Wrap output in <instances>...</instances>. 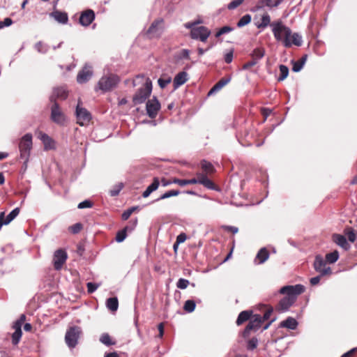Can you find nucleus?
<instances>
[{"mask_svg":"<svg viewBox=\"0 0 357 357\" xmlns=\"http://www.w3.org/2000/svg\"><path fill=\"white\" fill-rule=\"evenodd\" d=\"M303 67V61H295L293 63L292 70L295 73H298L301 70Z\"/></svg>","mask_w":357,"mask_h":357,"instance_id":"54","label":"nucleus"},{"mask_svg":"<svg viewBox=\"0 0 357 357\" xmlns=\"http://www.w3.org/2000/svg\"><path fill=\"white\" fill-rule=\"evenodd\" d=\"M82 229V225L79 222L75 223L69 227V231L73 234H78Z\"/></svg>","mask_w":357,"mask_h":357,"instance_id":"51","label":"nucleus"},{"mask_svg":"<svg viewBox=\"0 0 357 357\" xmlns=\"http://www.w3.org/2000/svg\"><path fill=\"white\" fill-rule=\"evenodd\" d=\"M81 333V328L78 326L70 327L66 332L65 340L70 348H74Z\"/></svg>","mask_w":357,"mask_h":357,"instance_id":"6","label":"nucleus"},{"mask_svg":"<svg viewBox=\"0 0 357 357\" xmlns=\"http://www.w3.org/2000/svg\"><path fill=\"white\" fill-rule=\"evenodd\" d=\"M92 206H93V203L89 200H84V201L80 202L77 206L78 208H80V209L91 208Z\"/></svg>","mask_w":357,"mask_h":357,"instance_id":"55","label":"nucleus"},{"mask_svg":"<svg viewBox=\"0 0 357 357\" xmlns=\"http://www.w3.org/2000/svg\"><path fill=\"white\" fill-rule=\"evenodd\" d=\"M162 24L163 20L162 18L154 20L147 30V34L151 37L159 36L162 31Z\"/></svg>","mask_w":357,"mask_h":357,"instance_id":"15","label":"nucleus"},{"mask_svg":"<svg viewBox=\"0 0 357 357\" xmlns=\"http://www.w3.org/2000/svg\"><path fill=\"white\" fill-rule=\"evenodd\" d=\"M51 107V119L53 122L59 125H63L66 121V116L61 111L59 104L56 102H52Z\"/></svg>","mask_w":357,"mask_h":357,"instance_id":"9","label":"nucleus"},{"mask_svg":"<svg viewBox=\"0 0 357 357\" xmlns=\"http://www.w3.org/2000/svg\"><path fill=\"white\" fill-rule=\"evenodd\" d=\"M179 194H180L179 190H169V191H167L166 192H165L164 194H162L159 198L155 199L154 202H158V201H160L162 199L169 198L171 197L177 196Z\"/></svg>","mask_w":357,"mask_h":357,"instance_id":"38","label":"nucleus"},{"mask_svg":"<svg viewBox=\"0 0 357 357\" xmlns=\"http://www.w3.org/2000/svg\"><path fill=\"white\" fill-rule=\"evenodd\" d=\"M261 324L262 318L260 314L252 315L249 320V323L243 331V336L247 337L250 335L251 331H256L259 330L261 326Z\"/></svg>","mask_w":357,"mask_h":357,"instance_id":"7","label":"nucleus"},{"mask_svg":"<svg viewBox=\"0 0 357 357\" xmlns=\"http://www.w3.org/2000/svg\"><path fill=\"white\" fill-rule=\"evenodd\" d=\"M68 255L64 250L59 249L56 250L53 256L54 268L56 271L61 269L63 265L66 261Z\"/></svg>","mask_w":357,"mask_h":357,"instance_id":"12","label":"nucleus"},{"mask_svg":"<svg viewBox=\"0 0 357 357\" xmlns=\"http://www.w3.org/2000/svg\"><path fill=\"white\" fill-rule=\"evenodd\" d=\"M265 0H259L257 4L251 9L252 12H257L260 10H262L264 7L266 6V3Z\"/></svg>","mask_w":357,"mask_h":357,"instance_id":"50","label":"nucleus"},{"mask_svg":"<svg viewBox=\"0 0 357 357\" xmlns=\"http://www.w3.org/2000/svg\"><path fill=\"white\" fill-rule=\"evenodd\" d=\"M344 234L347 236L349 241L351 243H354L356 238L357 235L354 231V229L351 227H347L344 229Z\"/></svg>","mask_w":357,"mask_h":357,"instance_id":"40","label":"nucleus"},{"mask_svg":"<svg viewBox=\"0 0 357 357\" xmlns=\"http://www.w3.org/2000/svg\"><path fill=\"white\" fill-rule=\"evenodd\" d=\"M234 30V28L233 27H231L229 26H225L223 27H222L221 29H220L216 33H215V36L216 38H219L220 36H221L223 34H225V33H228L231 31H232Z\"/></svg>","mask_w":357,"mask_h":357,"instance_id":"44","label":"nucleus"},{"mask_svg":"<svg viewBox=\"0 0 357 357\" xmlns=\"http://www.w3.org/2000/svg\"><path fill=\"white\" fill-rule=\"evenodd\" d=\"M92 75V67L88 64H86L77 74V82L79 84L86 83L91 78Z\"/></svg>","mask_w":357,"mask_h":357,"instance_id":"14","label":"nucleus"},{"mask_svg":"<svg viewBox=\"0 0 357 357\" xmlns=\"http://www.w3.org/2000/svg\"><path fill=\"white\" fill-rule=\"evenodd\" d=\"M106 306L111 311H116L119 307L118 298L116 297L109 298L106 301Z\"/></svg>","mask_w":357,"mask_h":357,"instance_id":"29","label":"nucleus"},{"mask_svg":"<svg viewBox=\"0 0 357 357\" xmlns=\"http://www.w3.org/2000/svg\"><path fill=\"white\" fill-rule=\"evenodd\" d=\"M280 326L282 328L295 330L298 326V322L294 318L289 317L287 319L282 321Z\"/></svg>","mask_w":357,"mask_h":357,"instance_id":"25","label":"nucleus"},{"mask_svg":"<svg viewBox=\"0 0 357 357\" xmlns=\"http://www.w3.org/2000/svg\"><path fill=\"white\" fill-rule=\"evenodd\" d=\"M100 342L107 347L115 344V342L112 341L109 335L106 333L101 335Z\"/></svg>","mask_w":357,"mask_h":357,"instance_id":"35","label":"nucleus"},{"mask_svg":"<svg viewBox=\"0 0 357 357\" xmlns=\"http://www.w3.org/2000/svg\"><path fill=\"white\" fill-rule=\"evenodd\" d=\"M189 284V280L184 278H180L176 282V287L178 289H185L188 287Z\"/></svg>","mask_w":357,"mask_h":357,"instance_id":"47","label":"nucleus"},{"mask_svg":"<svg viewBox=\"0 0 357 357\" xmlns=\"http://www.w3.org/2000/svg\"><path fill=\"white\" fill-rule=\"evenodd\" d=\"M274 38L282 42L285 47L293 45L300 47L303 44V38L298 33H292L291 29L284 25L281 20L274 21L271 24Z\"/></svg>","mask_w":357,"mask_h":357,"instance_id":"1","label":"nucleus"},{"mask_svg":"<svg viewBox=\"0 0 357 357\" xmlns=\"http://www.w3.org/2000/svg\"><path fill=\"white\" fill-rule=\"evenodd\" d=\"M332 241L344 250H348L351 248L349 243L344 235L333 234L332 235Z\"/></svg>","mask_w":357,"mask_h":357,"instance_id":"19","label":"nucleus"},{"mask_svg":"<svg viewBox=\"0 0 357 357\" xmlns=\"http://www.w3.org/2000/svg\"><path fill=\"white\" fill-rule=\"evenodd\" d=\"M123 188V183H119L117 185L113 186V188L109 190V195L112 197H116L117 196L122 188Z\"/></svg>","mask_w":357,"mask_h":357,"instance_id":"42","label":"nucleus"},{"mask_svg":"<svg viewBox=\"0 0 357 357\" xmlns=\"http://www.w3.org/2000/svg\"><path fill=\"white\" fill-rule=\"evenodd\" d=\"M50 16L52 17L59 23H61L63 24H66L68 22V14L65 12H61L59 10H56V11L52 12L50 14Z\"/></svg>","mask_w":357,"mask_h":357,"instance_id":"24","label":"nucleus"},{"mask_svg":"<svg viewBox=\"0 0 357 357\" xmlns=\"http://www.w3.org/2000/svg\"><path fill=\"white\" fill-rule=\"evenodd\" d=\"M201 165L202 169L206 173V174H211L214 172L215 168L213 165L206 160H202L201 162Z\"/></svg>","mask_w":357,"mask_h":357,"instance_id":"37","label":"nucleus"},{"mask_svg":"<svg viewBox=\"0 0 357 357\" xmlns=\"http://www.w3.org/2000/svg\"><path fill=\"white\" fill-rule=\"evenodd\" d=\"M137 208V207L136 206H133V207H131L128 209H127L126 211H125L122 215H121V218L122 220H128L130 216L132 215V213Z\"/></svg>","mask_w":357,"mask_h":357,"instance_id":"48","label":"nucleus"},{"mask_svg":"<svg viewBox=\"0 0 357 357\" xmlns=\"http://www.w3.org/2000/svg\"><path fill=\"white\" fill-rule=\"evenodd\" d=\"M269 257V252L266 248H263L258 252L255 260H259L258 264L264 263Z\"/></svg>","mask_w":357,"mask_h":357,"instance_id":"27","label":"nucleus"},{"mask_svg":"<svg viewBox=\"0 0 357 357\" xmlns=\"http://www.w3.org/2000/svg\"><path fill=\"white\" fill-rule=\"evenodd\" d=\"M68 92L66 86L56 87L53 89L52 94L50 97L51 102H56V99L66 100L68 97Z\"/></svg>","mask_w":357,"mask_h":357,"instance_id":"17","label":"nucleus"},{"mask_svg":"<svg viewBox=\"0 0 357 357\" xmlns=\"http://www.w3.org/2000/svg\"><path fill=\"white\" fill-rule=\"evenodd\" d=\"M99 286H100L99 284H96V283H93V282H88L86 284L87 291L89 294H92L99 287Z\"/></svg>","mask_w":357,"mask_h":357,"instance_id":"53","label":"nucleus"},{"mask_svg":"<svg viewBox=\"0 0 357 357\" xmlns=\"http://www.w3.org/2000/svg\"><path fill=\"white\" fill-rule=\"evenodd\" d=\"M35 47L38 52L43 53V54L46 53L49 50L48 45L46 44H44L41 41L37 43L35 45Z\"/></svg>","mask_w":357,"mask_h":357,"instance_id":"45","label":"nucleus"},{"mask_svg":"<svg viewBox=\"0 0 357 357\" xmlns=\"http://www.w3.org/2000/svg\"><path fill=\"white\" fill-rule=\"evenodd\" d=\"M273 312V309L272 308H270L268 310H267L266 311V312L264 314V315L261 317L262 318V323L266 321V320H268L269 319L271 314Z\"/></svg>","mask_w":357,"mask_h":357,"instance_id":"62","label":"nucleus"},{"mask_svg":"<svg viewBox=\"0 0 357 357\" xmlns=\"http://www.w3.org/2000/svg\"><path fill=\"white\" fill-rule=\"evenodd\" d=\"M160 109V104L156 97H153L152 99L147 101L146 109V113L150 118H155Z\"/></svg>","mask_w":357,"mask_h":357,"instance_id":"13","label":"nucleus"},{"mask_svg":"<svg viewBox=\"0 0 357 357\" xmlns=\"http://www.w3.org/2000/svg\"><path fill=\"white\" fill-rule=\"evenodd\" d=\"M231 76L223 77L220 79L209 91L208 96L212 95L220 91L223 86L227 85L231 81Z\"/></svg>","mask_w":357,"mask_h":357,"instance_id":"22","label":"nucleus"},{"mask_svg":"<svg viewBox=\"0 0 357 357\" xmlns=\"http://www.w3.org/2000/svg\"><path fill=\"white\" fill-rule=\"evenodd\" d=\"M152 91V83L149 78H146L144 86L139 88L132 98L135 105L142 104L149 97Z\"/></svg>","mask_w":357,"mask_h":357,"instance_id":"5","label":"nucleus"},{"mask_svg":"<svg viewBox=\"0 0 357 357\" xmlns=\"http://www.w3.org/2000/svg\"><path fill=\"white\" fill-rule=\"evenodd\" d=\"M321 276V275H319V276L312 278L310 280V284L312 285H317V284H319L320 282Z\"/></svg>","mask_w":357,"mask_h":357,"instance_id":"63","label":"nucleus"},{"mask_svg":"<svg viewBox=\"0 0 357 357\" xmlns=\"http://www.w3.org/2000/svg\"><path fill=\"white\" fill-rule=\"evenodd\" d=\"M252 316V310H244L240 312L236 319V324L238 326L241 325L245 321L250 320V317Z\"/></svg>","mask_w":357,"mask_h":357,"instance_id":"26","label":"nucleus"},{"mask_svg":"<svg viewBox=\"0 0 357 357\" xmlns=\"http://www.w3.org/2000/svg\"><path fill=\"white\" fill-rule=\"evenodd\" d=\"M75 114L77 117V122L81 126H84L89 123L91 119V115L86 109L80 107L78 104L76 107Z\"/></svg>","mask_w":357,"mask_h":357,"instance_id":"10","label":"nucleus"},{"mask_svg":"<svg viewBox=\"0 0 357 357\" xmlns=\"http://www.w3.org/2000/svg\"><path fill=\"white\" fill-rule=\"evenodd\" d=\"M25 319H26L25 315L24 314H22L20 316V317L13 323V326H19V328H22V325L24 322Z\"/></svg>","mask_w":357,"mask_h":357,"instance_id":"59","label":"nucleus"},{"mask_svg":"<svg viewBox=\"0 0 357 357\" xmlns=\"http://www.w3.org/2000/svg\"><path fill=\"white\" fill-rule=\"evenodd\" d=\"M305 291V287L302 284L287 285L282 287L279 292L282 294H286L282 298L278 305V310L280 312L287 311L289 307L294 303L297 296Z\"/></svg>","mask_w":357,"mask_h":357,"instance_id":"2","label":"nucleus"},{"mask_svg":"<svg viewBox=\"0 0 357 357\" xmlns=\"http://www.w3.org/2000/svg\"><path fill=\"white\" fill-rule=\"evenodd\" d=\"M13 24L12 19L9 17H6L3 20V21H0V29H3L6 26H9Z\"/></svg>","mask_w":357,"mask_h":357,"instance_id":"58","label":"nucleus"},{"mask_svg":"<svg viewBox=\"0 0 357 357\" xmlns=\"http://www.w3.org/2000/svg\"><path fill=\"white\" fill-rule=\"evenodd\" d=\"M244 0H232L227 6L228 9L234 10L239 6Z\"/></svg>","mask_w":357,"mask_h":357,"instance_id":"52","label":"nucleus"},{"mask_svg":"<svg viewBox=\"0 0 357 357\" xmlns=\"http://www.w3.org/2000/svg\"><path fill=\"white\" fill-rule=\"evenodd\" d=\"M211 33V31L206 26H197L196 29H193L192 31H190V36L192 39L206 42Z\"/></svg>","mask_w":357,"mask_h":357,"instance_id":"8","label":"nucleus"},{"mask_svg":"<svg viewBox=\"0 0 357 357\" xmlns=\"http://www.w3.org/2000/svg\"><path fill=\"white\" fill-rule=\"evenodd\" d=\"M234 57V50L231 49L225 54L224 59L227 63H230Z\"/></svg>","mask_w":357,"mask_h":357,"instance_id":"56","label":"nucleus"},{"mask_svg":"<svg viewBox=\"0 0 357 357\" xmlns=\"http://www.w3.org/2000/svg\"><path fill=\"white\" fill-rule=\"evenodd\" d=\"M20 211V209L18 207L10 211V213L6 217V218H3L4 225H8L10 222H12L19 215Z\"/></svg>","mask_w":357,"mask_h":357,"instance_id":"30","label":"nucleus"},{"mask_svg":"<svg viewBox=\"0 0 357 357\" xmlns=\"http://www.w3.org/2000/svg\"><path fill=\"white\" fill-rule=\"evenodd\" d=\"M195 178L197 183L202 184L208 189L215 188L214 183L204 174H197V177Z\"/></svg>","mask_w":357,"mask_h":357,"instance_id":"21","label":"nucleus"},{"mask_svg":"<svg viewBox=\"0 0 357 357\" xmlns=\"http://www.w3.org/2000/svg\"><path fill=\"white\" fill-rule=\"evenodd\" d=\"M251 16L249 14L243 15L237 22L238 27H243L251 22Z\"/></svg>","mask_w":357,"mask_h":357,"instance_id":"41","label":"nucleus"},{"mask_svg":"<svg viewBox=\"0 0 357 357\" xmlns=\"http://www.w3.org/2000/svg\"><path fill=\"white\" fill-rule=\"evenodd\" d=\"M160 185V181L158 177H154L153 180V183L149 185V187L152 190V191L156 190Z\"/></svg>","mask_w":357,"mask_h":357,"instance_id":"57","label":"nucleus"},{"mask_svg":"<svg viewBox=\"0 0 357 357\" xmlns=\"http://www.w3.org/2000/svg\"><path fill=\"white\" fill-rule=\"evenodd\" d=\"M357 351V348H353L349 351L344 353L341 357H351Z\"/></svg>","mask_w":357,"mask_h":357,"instance_id":"64","label":"nucleus"},{"mask_svg":"<svg viewBox=\"0 0 357 357\" xmlns=\"http://www.w3.org/2000/svg\"><path fill=\"white\" fill-rule=\"evenodd\" d=\"M119 81L120 79L116 75L111 73L103 75L95 86V91H101L102 93L110 91L117 86Z\"/></svg>","mask_w":357,"mask_h":357,"instance_id":"3","label":"nucleus"},{"mask_svg":"<svg viewBox=\"0 0 357 357\" xmlns=\"http://www.w3.org/2000/svg\"><path fill=\"white\" fill-rule=\"evenodd\" d=\"M258 345V340L257 337H252L247 342V349L252 351L257 348Z\"/></svg>","mask_w":357,"mask_h":357,"instance_id":"46","label":"nucleus"},{"mask_svg":"<svg viewBox=\"0 0 357 357\" xmlns=\"http://www.w3.org/2000/svg\"><path fill=\"white\" fill-rule=\"evenodd\" d=\"M264 54L265 50L264 48H256L252 51L251 56L254 60L258 62L259 60L264 57Z\"/></svg>","mask_w":357,"mask_h":357,"instance_id":"33","label":"nucleus"},{"mask_svg":"<svg viewBox=\"0 0 357 357\" xmlns=\"http://www.w3.org/2000/svg\"><path fill=\"white\" fill-rule=\"evenodd\" d=\"M13 328L15 330V331L12 334V343L14 345H17L20 342L22 335V328H19V326H13Z\"/></svg>","mask_w":357,"mask_h":357,"instance_id":"28","label":"nucleus"},{"mask_svg":"<svg viewBox=\"0 0 357 357\" xmlns=\"http://www.w3.org/2000/svg\"><path fill=\"white\" fill-rule=\"evenodd\" d=\"M95 20V13L91 9L82 12L79 16V22L83 26H89Z\"/></svg>","mask_w":357,"mask_h":357,"instance_id":"16","label":"nucleus"},{"mask_svg":"<svg viewBox=\"0 0 357 357\" xmlns=\"http://www.w3.org/2000/svg\"><path fill=\"white\" fill-rule=\"evenodd\" d=\"M32 135L26 133L20 140L19 151L20 153V158L24 160L26 164L29 161L30 152L32 149Z\"/></svg>","mask_w":357,"mask_h":357,"instance_id":"4","label":"nucleus"},{"mask_svg":"<svg viewBox=\"0 0 357 357\" xmlns=\"http://www.w3.org/2000/svg\"><path fill=\"white\" fill-rule=\"evenodd\" d=\"M266 3V7L269 8H273L278 7L283 0H265Z\"/></svg>","mask_w":357,"mask_h":357,"instance_id":"49","label":"nucleus"},{"mask_svg":"<svg viewBox=\"0 0 357 357\" xmlns=\"http://www.w3.org/2000/svg\"><path fill=\"white\" fill-rule=\"evenodd\" d=\"M137 220H135L134 222H133V224H132V227H128V226H126V227H124L123 229L119 231L117 233H116V237H115V239L116 241L118 242V243H121V242H123L126 236H127V231H131L137 225Z\"/></svg>","mask_w":357,"mask_h":357,"instance_id":"23","label":"nucleus"},{"mask_svg":"<svg viewBox=\"0 0 357 357\" xmlns=\"http://www.w3.org/2000/svg\"><path fill=\"white\" fill-rule=\"evenodd\" d=\"M188 80V73L185 71L178 73L173 81L174 89H177L179 86L184 84Z\"/></svg>","mask_w":357,"mask_h":357,"instance_id":"20","label":"nucleus"},{"mask_svg":"<svg viewBox=\"0 0 357 357\" xmlns=\"http://www.w3.org/2000/svg\"><path fill=\"white\" fill-rule=\"evenodd\" d=\"M172 182L175 184H178L180 186H184L188 184H195L197 183L196 178L192 179H179V178H174Z\"/></svg>","mask_w":357,"mask_h":357,"instance_id":"34","label":"nucleus"},{"mask_svg":"<svg viewBox=\"0 0 357 357\" xmlns=\"http://www.w3.org/2000/svg\"><path fill=\"white\" fill-rule=\"evenodd\" d=\"M172 82V77L167 75H162L158 80L160 88L164 89Z\"/></svg>","mask_w":357,"mask_h":357,"instance_id":"36","label":"nucleus"},{"mask_svg":"<svg viewBox=\"0 0 357 357\" xmlns=\"http://www.w3.org/2000/svg\"><path fill=\"white\" fill-rule=\"evenodd\" d=\"M314 268L322 276L331 274V268L329 266H326V261L321 255L315 257Z\"/></svg>","mask_w":357,"mask_h":357,"instance_id":"11","label":"nucleus"},{"mask_svg":"<svg viewBox=\"0 0 357 357\" xmlns=\"http://www.w3.org/2000/svg\"><path fill=\"white\" fill-rule=\"evenodd\" d=\"M38 138L40 140H41V142L43 143L45 150H50L55 149L54 141L46 133L39 132L38 135Z\"/></svg>","mask_w":357,"mask_h":357,"instance_id":"18","label":"nucleus"},{"mask_svg":"<svg viewBox=\"0 0 357 357\" xmlns=\"http://www.w3.org/2000/svg\"><path fill=\"white\" fill-rule=\"evenodd\" d=\"M257 63V62L256 61V60H254L252 59L250 61H248L243 64V69L248 70V69L253 67L254 66H255Z\"/></svg>","mask_w":357,"mask_h":357,"instance_id":"61","label":"nucleus"},{"mask_svg":"<svg viewBox=\"0 0 357 357\" xmlns=\"http://www.w3.org/2000/svg\"><path fill=\"white\" fill-rule=\"evenodd\" d=\"M339 252L337 250H334L326 255V261L329 264H334L339 259Z\"/></svg>","mask_w":357,"mask_h":357,"instance_id":"32","label":"nucleus"},{"mask_svg":"<svg viewBox=\"0 0 357 357\" xmlns=\"http://www.w3.org/2000/svg\"><path fill=\"white\" fill-rule=\"evenodd\" d=\"M289 75V68L284 65L280 66V75L278 77V81H283Z\"/></svg>","mask_w":357,"mask_h":357,"instance_id":"39","label":"nucleus"},{"mask_svg":"<svg viewBox=\"0 0 357 357\" xmlns=\"http://www.w3.org/2000/svg\"><path fill=\"white\" fill-rule=\"evenodd\" d=\"M187 238V236L185 233H181L178 234L176 237V244H180L185 241Z\"/></svg>","mask_w":357,"mask_h":357,"instance_id":"60","label":"nucleus"},{"mask_svg":"<svg viewBox=\"0 0 357 357\" xmlns=\"http://www.w3.org/2000/svg\"><path fill=\"white\" fill-rule=\"evenodd\" d=\"M271 17L268 13H265L261 17V23L257 24L258 29H264L267 27L268 25L271 26Z\"/></svg>","mask_w":357,"mask_h":357,"instance_id":"31","label":"nucleus"},{"mask_svg":"<svg viewBox=\"0 0 357 357\" xmlns=\"http://www.w3.org/2000/svg\"><path fill=\"white\" fill-rule=\"evenodd\" d=\"M196 304L192 300H188L185 302L183 309L188 312H192L195 309Z\"/></svg>","mask_w":357,"mask_h":357,"instance_id":"43","label":"nucleus"}]
</instances>
